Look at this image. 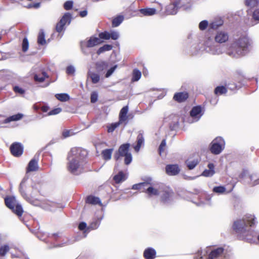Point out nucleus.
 Instances as JSON below:
<instances>
[{"instance_id":"38","label":"nucleus","mask_w":259,"mask_h":259,"mask_svg":"<svg viewBox=\"0 0 259 259\" xmlns=\"http://www.w3.org/2000/svg\"><path fill=\"white\" fill-rule=\"evenodd\" d=\"M37 42L39 45L44 46L46 44L45 34L43 30H40L37 37Z\"/></svg>"},{"instance_id":"21","label":"nucleus","mask_w":259,"mask_h":259,"mask_svg":"<svg viewBox=\"0 0 259 259\" xmlns=\"http://www.w3.org/2000/svg\"><path fill=\"white\" fill-rule=\"evenodd\" d=\"M172 192L171 191L166 189L163 191H161V201L164 204H168L170 202V197L171 196Z\"/></svg>"},{"instance_id":"49","label":"nucleus","mask_w":259,"mask_h":259,"mask_svg":"<svg viewBox=\"0 0 259 259\" xmlns=\"http://www.w3.org/2000/svg\"><path fill=\"white\" fill-rule=\"evenodd\" d=\"M227 92V89L224 86H218L214 90V93L217 95H222Z\"/></svg>"},{"instance_id":"2","label":"nucleus","mask_w":259,"mask_h":259,"mask_svg":"<svg viewBox=\"0 0 259 259\" xmlns=\"http://www.w3.org/2000/svg\"><path fill=\"white\" fill-rule=\"evenodd\" d=\"M253 41L246 35L235 39L226 51V54L233 58L238 59L245 56L252 49Z\"/></svg>"},{"instance_id":"26","label":"nucleus","mask_w":259,"mask_h":259,"mask_svg":"<svg viewBox=\"0 0 259 259\" xmlns=\"http://www.w3.org/2000/svg\"><path fill=\"white\" fill-rule=\"evenodd\" d=\"M152 181V179L149 178L146 182L140 183L138 184H134L133 185L132 189L133 190H140L142 188L144 189L143 191H145L146 187L151 184L150 182Z\"/></svg>"},{"instance_id":"6","label":"nucleus","mask_w":259,"mask_h":259,"mask_svg":"<svg viewBox=\"0 0 259 259\" xmlns=\"http://www.w3.org/2000/svg\"><path fill=\"white\" fill-rule=\"evenodd\" d=\"M130 144L125 143L121 145L114 155L115 160L118 161L120 157H124V162L125 164H130L133 159L132 154L129 152Z\"/></svg>"},{"instance_id":"32","label":"nucleus","mask_w":259,"mask_h":259,"mask_svg":"<svg viewBox=\"0 0 259 259\" xmlns=\"http://www.w3.org/2000/svg\"><path fill=\"white\" fill-rule=\"evenodd\" d=\"M96 67L97 71L99 73H101L107 69L108 64L105 61L98 62L96 64Z\"/></svg>"},{"instance_id":"37","label":"nucleus","mask_w":259,"mask_h":259,"mask_svg":"<svg viewBox=\"0 0 259 259\" xmlns=\"http://www.w3.org/2000/svg\"><path fill=\"white\" fill-rule=\"evenodd\" d=\"M113 151V148L106 149L103 150L102 152V155L103 159L105 160H109L111 159Z\"/></svg>"},{"instance_id":"33","label":"nucleus","mask_w":259,"mask_h":259,"mask_svg":"<svg viewBox=\"0 0 259 259\" xmlns=\"http://www.w3.org/2000/svg\"><path fill=\"white\" fill-rule=\"evenodd\" d=\"M127 177L122 171H120L117 175L113 177V180L116 183L119 184L126 180Z\"/></svg>"},{"instance_id":"25","label":"nucleus","mask_w":259,"mask_h":259,"mask_svg":"<svg viewBox=\"0 0 259 259\" xmlns=\"http://www.w3.org/2000/svg\"><path fill=\"white\" fill-rule=\"evenodd\" d=\"M207 167L208 169H205L201 174V176L205 177H211L214 174V165L212 163H209Z\"/></svg>"},{"instance_id":"46","label":"nucleus","mask_w":259,"mask_h":259,"mask_svg":"<svg viewBox=\"0 0 259 259\" xmlns=\"http://www.w3.org/2000/svg\"><path fill=\"white\" fill-rule=\"evenodd\" d=\"M78 229L80 231H83L84 234V237L87 236V234L90 232V230H88V227L87 224L85 222H82L79 224Z\"/></svg>"},{"instance_id":"24","label":"nucleus","mask_w":259,"mask_h":259,"mask_svg":"<svg viewBox=\"0 0 259 259\" xmlns=\"http://www.w3.org/2000/svg\"><path fill=\"white\" fill-rule=\"evenodd\" d=\"M224 24L223 20L221 18H217L213 20L209 24L210 29H217Z\"/></svg>"},{"instance_id":"52","label":"nucleus","mask_w":259,"mask_h":259,"mask_svg":"<svg viewBox=\"0 0 259 259\" xmlns=\"http://www.w3.org/2000/svg\"><path fill=\"white\" fill-rule=\"evenodd\" d=\"M80 49L82 53L85 55H89L90 52L88 51L86 46V44L84 42V40L81 41L80 42Z\"/></svg>"},{"instance_id":"23","label":"nucleus","mask_w":259,"mask_h":259,"mask_svg":"<svg viewBox=\"0 0 259 259\" xmlns=\"http://www.w3.org/2000/svg\"><path fill=\"white\" fill-rule=\"evenodd\" d=\"M148 194L149 197L153 196H157L160 195L161 193V191L158 190L152 186L148 185L146 187L145 191H143Z\"/></svg>"},{"instance_id":"10","label":"nucleus","mask_w":259,"mask_h":259,"mask_svg":"<svg viewBox=\"0 0 259 259\" xmlns=\"http://www.w3.org/2000/svg\"><path fill=\"white\" fill-rule=\"evenodd\" d=\"M180 117L176 114H170L164 117L163 123L169 126L170 131H176L179 128Z\"/></svg>"},{"instance_id":"59","label":"nucleus","mask_w":259,"mask_h":259,"mask_svg":"<svg viewBox=\"0 0 259 259\" xmlns=\"http://www.w3.org/2000/svg\"><path fill=\"white\" fill-rule=\"evenodd\" d=\"M74 134L72 130H65L62 132V136L63 138H68Z\"/></svg>"},{"instance_id":"39","label":"nucleus","mask_w":259,"mask_h":259,"mask_svg":"<svg viewBox=\"0 0 259 259\" xmlns=\"http://www.w3.org/2000/svg\"><path fill=\"white\" fill-rule=\"evenodd\" d=\"M76 241V240H71L69 239H67L66 241L57 244H54L50 248H57V247H61L66 245H69L73 244L74 242Z\"/></svg>"},{"instance_id":"5","label":"nucleus","mask_w":259,"mask_h":259,"mask_svg":"<svg viewBox=\"0 0 259 259\" xmlns=\"http://www.w3.org/2000/svg\"><path fill=\"white\" fill-rule=\"evenodd\" d=\"M205 51L213 55H219L225 52L226 49L224 46L217 42L212 38H207L204 42Z\"/></svg>"},{"instance_id":"44","label":"nucleus","mask_w":259,"mask_h":259,"mask_svg":"<svg viewBox=\"0 0 259 259\" xmlns=\"http://www.w3.org/2000/svg\"><path fill=\"white\" fill-rule=\"evenodd\" d=\"M88 75L91 78L93 83H97L100 80V75L97 73L90 72Z\"/></svg>"},{"instance_id":"7","label":"nucleus","mask_w":259,"mask_h":259,"mask_svg":"<svg viewBox=\"0 0 259 259\" xmlns=\"http://www.w3.org/2000/svg\"><path fill=\"white\" fill-rule=\"evenodd\" d=\"M5 203L7 207L10 209L18 217H21L23 209L14 196H7L5 198Z\"/></svg>"},{"instance_id":"60","label":"nucleus","mask_w":259,"mask_h":259,"mask_svg":"<svg viewBox=\"0 0 259 259\" xmlns=\"http://www.w3.org/2000/svg\"><path fill=\"white\" fill-rule=\"evenodd\" d=\"M62 111V108L58 107L56 108H54L53 110H51L48 113V115H57L60 113Z\"/></svg>"},{"instance_id":"14","label":"nucleus","mask_w":259,"mask_h":259,"mask_svg":"<svg viewBox=\"0 0 259 259\" xmlns=\"http://www.w3.org/2000/svg\"><path fill=\"white\" fill-rule=\"evenodd\" d=\"M27 180V178H24L23 179L19 185V191L22 196L24 199H25L28 202H29V203L34 205H38L39 203L38 200L36 199L33 200L31 198L29 197L28 195L26 194L25 190L24 189V187H26Z\"/></svg>"},{"instance_id":"62","label":"nucleus","mask_w":259,"mask_h":259,"mask_svg":"<svg viewBox=\"0 0 259 259\" xmlns=\"http://www.w3.org/2000/svg\"><path fill=\"white\" fill-rule=\"evenodd\" d=\"M119 33L116 31H111L110 32V38L113 40H117L119 38Z\"/></svg>"},{"instance_id":"16","label":"nucleus","mask_w":259,"mask_h":259,"mask_svg":"<svg viewBox=\"0 0 259 259\" xmlns=\"http://www.w3.org/2000/svg\"><path fill=\"white\" fill-rule=\"evenodd\" d=\"M10 151L13 156L15 157H19L23 153V146L20 143H13L10 146Z\"/></svg>"},{"instance_id":"17","label":"nucleus","mask_w":259,"mask_h":259,"mask_svg":"<svg viewBox=\"0 0 259 259\" xmlns=\"http://www.w3.org/2000/svg\"><path fill=\"white\" fill-rule=\"evenodd\" d=\"M128 111V106H125L121 108L119 114V121L124 125L128 122V116L127 115Z\"/></svg>"},{"instance_id":"61","label":"nucleus","mask_w":259,"mask_h":259,"mask_svg":"<svg viewBox=\"0 0 259 259\" xmlns=\"http://www.w3.org/2000/svg\"><path fill=\"white\" fill-rule=\"evenodd\" d=\"M165 146H166V139H164L162 140V141L159 145V148H158L159 153L160 154H161V153L162 152H163L164 147Z\"/></svg>"},{"instance_id":"55","label":"nucleus","mask_w":259,"mask_h":259,"mask_svg":"<svg viewBox=\"0 0 259 259\" xmlns=\"http://www.w3.org/2000/svg\"><path fill=\"white\" fill-rule=\"evenodd\" d=\"M29 47V42L27 38L25 37L23 38L22 44V51L24 52H26Z\"/></svg>"},{"instance_id":"28","label":"nucleus","mask_w":259,"mask_h":259,"mask_svg":"<svg viewBox=\"0 0 259 259\" xmlns=\"http://www.w3.org/2000/svg\"><path fill=\"white\" fill-rule=\"evenodd\" d=\"M188 98V94L184 92L176 93L174 96V99L180 103L185 101Z\"/></svg>"},{"instance_id":"8","label":"nucleus","mask_w":259,"mask_h":259,"mask_svg":"<svg viewBox=\"0 0 259 259\" xmlns=\"http://www.w3.org/2000/svg\"><path fill=\"white\" fill-rule=\"evenodd\" d=\"M239 177L241 181L251 186L259 184V177L256 173L250 172L248 170L243 169Z\"/></svg>"},{"instance_id":"50","label":"nucleus","mask_w":259,"mask_h":259,"mask_svg":"<svg viewBox=\"0 0 259 259\" xmlns=\"http://www.w3.org/2000/svg\"><path fill=\"white\" fill-rule=\"evenodd\" d=\"M259 3V0H245V4L250 8L256 7Z\"/></svg>"},{"instance_id":"35","label":"nucleus","mask_w":259,"mask_h":259,"mask_svg":"<svg viewBox=\"0 0 259 259\" xmlns=\"http://www.w3.org/2000/svg\"><path fill=\"white\" fill-rule=\"evenodd\" d=\"M186 164L189 169L192 170L194 169L198 164L199 161L197 158H194L192 160L188 159L186 161Z\"/></svg>"},{"instance_id":"11","label":"nucleus","mask_w":259,"mask_h":259,"mask_svg":"<svg viewBox=\"0 0 259 259\" xmlns=\"http://www.w3.org/2000/svg\"><path fill=\"white\" fill-rule=\"evenodd\" d=\"M180 8H184L186 10L188 9L181 0H177L166 6V12L168 15H176Z\"/></svg>"},{"instance_id":"36","label":"nucleus","mask_w":259,"mask_h":259,"mask_svg":"<svg viewBox=\"0 0 259 259\" xmlns=\"http://www.w3.org/2000/svg\"><path fill=\"white\" fill-rule=\"evenodd\" d=\"M48 77V75L44 71L40 74H35L34 75V80L38 82H42L45 80V78Z\"/></svg>"},{"instance_id":"64","label":"nucleus","mask_w":259,"mask_h":259,"mask_svg":"<svg viewBox=\"0 0 259 259\" xmlns=\"http://www.w3.org/2000/svg\"><path fill=\"white\" fill-rule=\"evenodd\" d=\"M13 90L15 93H18L20 95H22L25 93L24 90L19 87V86L14 87Z\"/></svg>"},{"instance_id":"15","label":"nucleus","mask_w":259,"mask_h":259,"mask_svg":"<svg viewBox=\"0 0 259 259\" xmlns=\"http://www.w3.org/2000/svg\"><path fill=\"white\" fill-rule=\"evenodd\" d=\"M229 35L226 30H219L217 31L214 36V40L219 44H223L229 40Z\"/></svg>"},{"instance_id":"40","label":"nucleus","mask_w":259,"mask_h":259,"mask_svg":"<svg viewBox=\"0 0 259 259\" xmlns=\"http://www.w3.org/2000/svg\"><path fill=\"white\" fill-rule=\"evenodd\" d=\"M55 97L61 102H66L70 99L69 95L66 93L57 94Z\"/></svg>"},{"instance_id":"57","label":"nucleus","mask_w":259,"mask_h":259,"mask_svg":"<svg viewBox=\"0 0 259 259\" xmlns=\"http://www.w3.org/2000/svg\"><path fill=\"white\" fill-rule=\"evenodd\" d=\"M117 67V65H115L113 66H112V67H111L110 69H109L107 70V71L105 74V77L107 78L110 77L112 74V73L114 72V71L116 69Z\"/></svg>"},{"instance_id":"19","label":"nucleus","mask_w":259,"mask_h":259,"mask_svg":"<svg viewBox=\"0 0 259 259\" xmlns=\"http://www.w3.org/2000/svg\"><path fill=\"white\" fill-rule=\"evenodd\" d=\"M143 256L145 259H155L156 257V251L152 247H147L143 252Z\"/></svg>"},{"instance_id":"3","label":"nucleus","mask_w":259,"mask_h":259,"mask_svg":"<svg viewBox=\"0 0 259 259\" xmlns=\"http://www.w3.org/2000/svg\"><path fill=\"white\" fill-rule=\"evenodd\" d=\"M255 224V220L240 219L235 221L233 225V230L240 235L242 239L248 236H253L255 232L252 229Z\"/></svg>"},{"instance_id":"58","label":"nucleus","mask_w":259,"mask_h":259,"mask_svg":"<svg viewBox=\"0 0 259 259\" xmlns=\"http://www.w3.org/2000/svg\"><path fill=\"white\" fill-rule=\"evenodd\" d=\"M73 2L72 1H68L64 4V8L66 10H70L72 8Z\"/></svg>"},{"instance_id":"41","label":"nucleus","mask_w":259,"mask_h":259,"mask_svg":"<svg viewBox=\"0 0 259 259\" xmlns=\"http://www.w3.org/2000/svg\"><path fill=\"white\" fill-rule=\"evenodd\" d=\"M113 46L111 45L105 44L98 50L97 53L98 55H100L106 51L111 50Z\"/></svg>"},{"instance_id":"29","label":"nucleus","mask_w":259,"mask_h":259,"mask_svg":"<svg viewBox=\"0 0 259 259\" xmlns=\"http://www.w3.org/2000/svg\"><path fill=\"white\" fill-rule=\"evenodd\" d=\"M86 203L93 205L99 204L102 205V203L99 197H95L92 195L88 196L86 198Z\"/></svg>"},{"instance_id":"42","label":"nucleus","mask_w":259,"mask_h":259,"mask_svg":"<svg viewBox=\"0 0 259 259\" xmlns=\"http://www.w3.org/2000/svg\"><path fill=\"white\" fill-rule=\"evenodd\" d=\"M124 17L122 15H119L114 18L112 22V25L113 27L118 26L123 21Z\"/></svg>"},{"instance_id":"22","label":"nucleus","mask_w":259,"mask_h":259,"mask_svg":"<svg viewBox=\"0 0 259 259\" xmlns=\"http://www.w3.org/2000/svg\"><path fill=\"white\" fill-rule=\"evenodd\" d=\"M103 41L97 37L91 36L88 41L84 40L88 48H92L101 44Z\"/></svg>"},{"instance_id":"47","label":"nucleus","mask_w":259,"mask_h":259,"mask_svg":"<svg viewBox=\"0 0 259 259\" xmlns=\"http://www.w3.org/2000/svg\"><path fill=\"white\" fill-rule=\"evenodd\" d=\"M71 21V15L69 13H65L60 20V22L65 25L67 22L69 24Z\"/></svg>"},{"instance_id":"20","label":"nucleus","mask_w":259,"mask_h":259,"mask_svg":"<svg viewBox=\"0 0 259 259\" xmlns=\"http://www.w3.org/2000/svg\"><path fill=\"white\" fill-rule=\"evenodd\" d=\"M38 169V159L35 157L33 158L28 163L26 168V172L35 171Z\"/></svg>"},{"instance_id":"48","label":"nucleus","mask_w":259,"mask_h":259,"mask_svg":"<svg viewBox=\"0 0 259 259\" xmlns=\"http://www.w3.org/2000/svg\"><path fill=\"white\" fill-rule=\"evenodd\" d=\"M226 191V188L223 186H215L213 188L212 191L219 194L224 193Z\"/></svg>"},{"instance_id":"54","label":"nucleus","mask_w":259,"mask_h":259,"mask_svg":"<svg viewBox=\"0 0 259 259\" xmlns=\"http://www.w3.org/2000/svg\"><path fill=\"white\" fill-rule=\"evenodd\" d=\"M75 72V68L73 65H69L66 67V72L68 75H74Z\"/></svg>"},{"instance_id":"4","label":"nucleus","mask_w":259,"mask_h":259,"mask_svg":"<svg viewBox=\"0 0 259 259\" xmlns=\"http://www.w3.org/2000/svg\"><path fill=\"white\" fill-rule=\"evenodd\" d=\"M194 259H227L225 250L222 247H207L204 250H198Z\"/></svg>"},{"instance_id":"12","label":"nucleus","mask_w":259,"mask_h":259,"mask_svg":"<svg viewBox=\"0 0 259 259\" xmlns=\"http://www.w3.org/2000/svg\"><path fill=\"white\" fill-rule=\"evenodd\" d=\"M204 114L203 108L200 105L193 107L190 112V117L192 119H188V122L193 123L198 121Z\"/></svg>"},{"instance_id":"45","label":"nucleus","mask_w":259,"mask_h":259,"mask_svg":"<svg viewBox=\"0 0 259 259\" xmlns=\"http://www.w3.org/2000/svg\"><path fill=\"white\" fill-rule=\"evenodd\" d=\"M141 77V71L137 69H134L133 72L132 80L133 81H137L140 79Z\"/></svg>"},{"instance_id":"27","label":"nucleus","mask_w":259,"mask_h":259,"mask_svg":"<svg viewBox=\"0 0 259 259\" xmlns=\"http://www.w3.org/2000/svg\"><path fill=\"white\" fill-rule=\"evenodd\" d=\"M137 144L134 147L136 152H138L140 151L141 146L144 144V138L143 137V133L140 132L137 138Z\"/></svg>"},{"instance_id":"43","label":"nucleus","mask_w":259,"mask_h":259,"mask_svg":"<svg viewBox=\"0 0 259 259\" xmlns=\"http://www.w3.org/2000/svg\"><path fill=\"white\" fill-rule=\"evenodd\" d=\"M9 249V246L7 244L2 245L0 247V257H1V259H5L4 256L6 254L7 252H8Z\"/></svg>"},{"instance_id":"56","label":"nucleus","mask_w":259,"mask_h":259,"mask_svg":"<svg viewBox=\"0 0 259 259\" xmlns=\"http://www.w3.org/2000/svg\"><path fill=\"white\" fill-rule=\"evenodd\" d=\"M209 24L207 20H203L199 23V28L201 30H204L208 26L209 27Z\"/></svg>"},{"instance_id":"51","label":"nucleus","mask_w":259,"mask_h":259,"mask_svg":"<svg viewBox=\"0 0 259 259\" xmlns=\"http://www.w3.org/2000/svg\"><path fill=\"white\" fill-rule=\"evenodd\" d=\"M122 124L121 122H118L112 123L108 126V132L112 133L116 128H117L120 124Z\"/></svg>"},{"instance_id":"63","label":"nucleus","mask_w":259,"mask_h":259,"mask_svg":"<svg viewBox=\"0 0 259 259\" xmlns=\"http://www.w3.org/2000/svg\"><path fill=\"white\" fill-rule=\"evenodd\" d=\"M252 17L255 21L259 22V8L256 9L253 12Z\"/></svg>"},{"instance_id":"31","label":"nucleus","mask_w":259,"mask_h":259,"mask_svg":"<svg viewBox=\"0 0 259 259\" xmlns=\"http://www.w3.org/2000/svg\"><path fill=\"white\" fill-rule=\"evenodd\" d=\"M23 116V115L21 113H17L16 114L10 116L7 118H6L4 121L3 123H8L11 121H18L21 119Z\"/></svg>"},{"instance_id":"13","label":"nucleus","mask_w":259,"mask_h":259,"mask_svg":"<svg viewBox=\"0 0 259 259\" xmlns=\"http://www.w3.org/2000/svg\"><path fill=\"white\" fill-rule=\"evenodd\" d=\"M26 178H27V180L26 187L24 189L28 195H30L31 197L34 196L39 192L40 185L31 181L30 183H29L28 177H26Z\"/></svg>"},{"instance_id":"1","label":"nucleus","mask_w":259,"mask_h":259,"mask_svg":"<svg viewBox=\"0 0 259 259\" xmlns=\"http://www.w3.org/2000/svg\"><path fill=\"white\" fill-rule=\"evenodd\" d=\"M88 151L80 147H74L68 153L67 164L68 171L72 175L77 176L84 171L87 163Z\"/></svg>"},{"instance_id":"34","label":"nucleus","mask_w":259,"mask_h":259,"mask_svg":"<svg viewBox=\"0 0 259 259\" xmlns=\"http://www.w3.org/2000/svg\"><path fill=\"white\" fill-rule=\"evenodd\" d=\"M141 14L144 16H152L156 14V10L155 8H145L139 10Z\"/></svg>"},{"instance_id":"9","label":"nucleus","mask_w":259,"mask_h":259,"mask_svg":"<svg viewBox=\"0 0 259 259\" xmlns=\"http://www.w3.org/2000/svg\"><path fill=\"white\" fill-rule=\"evenodd\" d=\"M225 142L221 137L215 138L210 144V151L215 155L220 154L224 149Z\"/></svg>"},{"instance_id":"30","label":"nucleus","mask_w":259,"mask_h":259,"mask_svg":"<svg viewBox=\"0 0 259 259\" xmlns=\"http://www.w3.org/2000/svg\"><path fill=\"white\" fill-rule=\"evenodd\" d=\"M102 219L103 217H101L94 220L88 227L87 229L90 230V231L91 230H95L97 229L99 227Z\"/></svg>"},{"instance_id":"53","label":"nucleus","mask_w":259,"mask_h":259,"mask_svg":"<svg viewBox=\"0 0 259 259\" xmlns=\"http://www.w3.org/2000/svg\"><path fill=\"white\" fill-rule=\"evenodd\" d=\"M99 38L101 39L108 40L110 39V32L105 31L99 34Z\"/></svg>"},{"instance_id":"18","label":"nucleus","mask_w":259,"mask_h":259,"mask_svg":"<svg viewBox=\"0 0 259 259\" xmlns=\"http://www.w3.org/2000/svg\"><path fill=\"white\" fill-rule=\"evenodd\" d=\"M166 173L169 176H176L180 171L179 165L175 164H167L165 166Z\"/></svg>"}]
</instances>
